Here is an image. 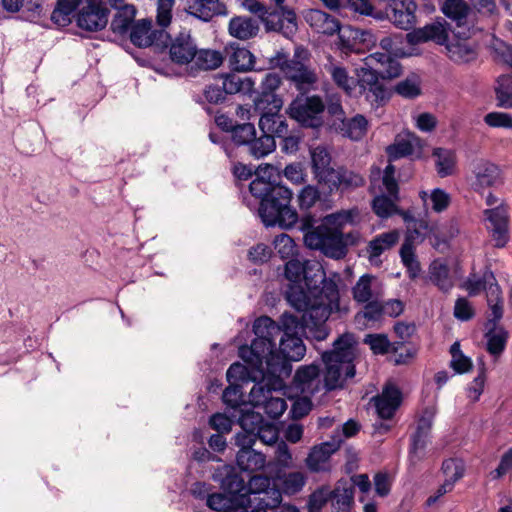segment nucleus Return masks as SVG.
Wrapping results in <instances>:
<instances>
[{"instance_id": "obj_1", "label": "nucleus", "mask_w": 512, "mask_h": 512, "mask_svg": "<svg viewBox=\"0 0 512 512\" xmlns=\"http://www.w3.org/2000/svg\"><path fill=\"white\" fill-rule=\"evenodd\" d=\"M289 304L297 311L303 312L301 320L290 313H283L276 323L268 316H261L254 321L255 339L250 346L239 347V357L256 368L266 364L267 373L281 377L290 372L289 361H300L306 347L300 337L322 341L328 336L326 321L330 314L338 309L339 291L337 285L328 282L320 300L309 301L307 295L293 287L288 294Z\"/></svg>"}, {"instance_id": "obj_2", "label": "nucleus", "mask_w": 512, "mask_h": 512, "mask_svg": "<svg viewBox=\"0 0 512 512\" xmlns=\"http://www.w3.org/2000/svg\"><path fill=\"white\" fill-rule=\"evenodd\" d=\"M355 345L353 334L341 335L334 342L333 350L322 355L326 366L324 380L321 379L318 365H304L294 375L295 388L306 396H312L321 390L330 391L341 387L344 379L353 378L355 375Z\"/></svg>"}, {"instance_id": "obj_3", "label": "nucleus", "mask_w": 512, "mask_h": 512, "mask_svg": "<svg viewBox=\"0 0 512 512\" xmlns=\"http://www.w3.org/2000/svg\"><path fill=\"white\" fill-rule=\"evenodd\" d=\"M250 193L260 200L259 216L266 226L278 225L291 228L298 220V214L290 205L292 191L273 181L255 178L249 185Z\"/></svg>"}, {"instance_id": "obj_4", "label": "nucleus", "mask_w": 512, "mask_h": 512, "mask_svg": "<svg viewBox=\"0 0 512 512\" xmlns=\"http://www.w3.org/2000/svg\"><path fill=\"white\" fill-rule=\"evenodd\" d=\"M407 42L415 45L427 41L445 45L448 57L455 63H467L477 57L473 43L466 38L449 39L445 27L441 23H432L415 29L406 35Z\"/></svg>"}, {"instance_id": "obj_5", "label": "nucleus", "mask_w": 512, "mask_h": 512, "mask_svg": "<svg viewBox=\"0 0 512 512\" xmlns=\"http://www.w3.org/2000/svg\"><path fill=\"white\" fill-rule=\"evenodd\" d=\"M285 276L291 282L286 298L290 290L295 287L301 289L307 295L309 301L320 300L324 295V287L328 282L336 283L325 278L322 265L316 260L291 259L285 265Z\"/></svg>"}, {"instance_id": "obj_6", "label": "nucleus", "mask_w": 512, "mask_h": 512, "mask_svg": "<svg viewBox=\"0 0 512 512\" xmlns=\"http://www.w3.org/2000/svg\"><path fill=\"white\" fill-rule=\"evenodd\" d=\"M401 74V65L397 59L386 53L375 52L362 60L356 69L357 80L362 91L379 84L381 78H395Z\"/></svg>"}, {"instance_id": "obj_7", "label": "nucleus", "mask_w": 512, "mask_h": 512, "mask_svg": "<svg viewBox=\"0 0 512 512\" xmlns=\"http://www.w3.org/2000/svg\"><path fill=\"white\" fill-rule=\"evenodd\" d=\"M464 288L470 296H476L481 291H485L491 311L490 321L497 322L502 318L503 301L501 291L491 271H485L482 275L471 274L465 281Z\"/></svg>"}, {"instance_id": "obj_8", "label": "nucleus", "mask_w": 512, "mask_h": 512, "mask_svg": "<svg viewBox=\"0 0 512 512\" xmlns=\"http://www.w3.org/2000/svg\"><path fill=\"white\" fill-rule=\"evenodd\" d=\"M306 56L304 49H296L293 59L288 60L285 55L278 54L275 63L297 89L304 92L313 89L318 81L316 72L303 62Z\"/></svg>"}, {"instance_id": "obj_9", "label": "nucleus", "mask_w": 512, "mask_h": 512, "mask_svg": "<svg viewBox=\"0 0 512 512\" xmlns=\"http://www.w3.org/2000/svg\"><path fill=\"white\" fill-rule=\"evenodd\" d=\"M305 245L313 250L321 251L333 259L344 258L347 254L343 233L331 231L326 227L317 226L304 234Z\"/></svg>"}, {"instance_id": "obj_10", "label": "nucleus", "mask_w": 512, "mask_h": 512, "mask_svg": "<svg viewBox=\"0 0 512 512\" xmlns=\"http://www.w3.org/2000/svg\"><path fill=\"white\" fill-rule=\"evenodd\" d=\"M485 203L489 207L484 211V221L487 230L494 241V246L502 248L508 241V215L503 200L488 193Z\"/></svg>"}, {"instance_id": "obj_11", "label": "nucleus", "mask_w": 512, "mask_h": 512, "mask_svg": "<svg viewBox=\"0 0 512 512\" xmlns=\"http://www.w3.org/2000/svg\"><path fill=\"white\" fill-rule=\"evenodd\" d=\"M325 105L319 96L298 97L289 106L291 118L304 126L316 128L323 122Z\"/></svg>"}, {"instance_id": "obj_12", "label": "nucleus", "mask_w": 512, "mask_h": 512, "mask_svg": "<svg viewBox=\"0 0 512 512\" xmlns=\"http://www.w3.org/2000/svg\"><path fill=\"white\" fill-rule=\"evenodd\" d=\"M255 435L237 434L236 445L240 447L236 462L242 471L255 472L265 467L266 457L263 453L254 450Z\"/></svg>"}, {"instance_id": "obj_13", "label": "nucleus", "mask_w": 512, "mask_h": 512, "mask_svg": "<svg viewBox=\"0 0 512 512\" xmlns=\"http://www.w3.org/2000/svg\"><path fill=\"white\" fill-rule=\"evenodd\" d=\"M239 424L244 429V434L252 433L255 441L259 439L266 445L278 443V431L272 424H264L259 413L248 412L241 409Z\"/></svg>"}, {"instance_id": "obj_14", "label": "nucleus", "mask_w": 512, "mask_h": 512, "mask_svg": "<svg viewBox=\"0 0 512 512\" xmlns=\"http://www.w3.org/2000/svg\"><path fill=\"white\" fill-rule=\"evenodd\" d=\"M283 101L277 95L265 94L263 98H256L254 111L260 115L259 127L264 134L273 129V126L282 118L279 111Z\"/></svg>"}, {"instance_id": "obj_15", "label": "nucleus", "mask_w": 512, "mask_h": 512, "mask_svg": "<svg viewBox=\"0 0 512 512\" xmlns=\"http://www.w3.org/2000/svg\"><path fill=\"white\" fill-rule=\"evenodd\" d=\"M330 176L324 182L330 192L340 191L345 193L362 187L365 179L362 174L346 167H338L330 172Z\"/></svg>"}, {"instance_id": "obj_16", "label": "nucleus", "mask_w": 512, "mask_h": 512, "mask_svg": "<svg viewBox=\"0 0 512 512\" xmlns=\"http://www.w3.org/2000/svg\"><path fill=\"white\" fill-rule=\"evenodd\" d=\"M197 45L189 31L180 32L172 39L169 55L175 64L190 66L195 57Z\"/></svg>"}, {"instance_id": "obj_17", "label": "nucleus", "mask_w": 512, "mask_h": 512, "mask_svg": "<svg viewBox=\"0 0 512 512\" xmlns=\"http://www.w3.org/2000/svg\"><path fill=\"white\" fill-rule=\"evenodd\" d=\"M342 441V438L333 439L314 446L305 460L307 468L311 472L328 471L330 457L340 448Z\"/></svg>"}, {"instance_id": "obj_18", "label": "nucleus", "mask_w": 512, "mask_h": 512, "mask_svg": "<svg viewBox=\"0 0 512 512\" xmlns=\"http://www.w3.org/2000/svg\"><path fill=\"white\" fill-rule=\"evenodd\" d=\"M108 10L93 2L82 7L77 15V25L87 31H98L108 23Z\"/></svg>"}, {"instance_id": "obj_19", "label": "nucleus", "mask_w": 512, "mask_h": 512, "mask_svg": "<svg viewBox=\"0 0 512 512\" xmlns=\"http://www.w3.org/2000/svg\"><path fill=\"white\" fill-rule=\"evenodd\" d=\"M499 181L500 170L496 165L483 160L474 164L471 186L476 192L483 193L485 189L495 186Z\"/></svg>"}, {"instance_id": "obj_20", "label": "nucleus", "mask_w": 512, "mask_h": 512, "mask_svg": "<svg viewBox=\"0 0 512 512\" xmlns=\"http://www.w3.org/2000/svg\"><path fill=\"white\" fill-rule=\"evenodd\" d=\"M338 48L345 54L356 52L359 43H375L376 38L369 30H361L352 26H339Z\"/></svg>"}, {"instance_id": "obj_21", "label": "nucleus", "mask_w": 512, "mask_h": 512, "mask_svg": "<svg viewBox=\"0 0 512 512\" xmlns=\"http://www.w3.org/2000/svg\"><path fill=\"white\" fill-rule=\"evenodd\" d=\"M436 411L432 408H427L423 415L419 418L416 431L412 436L411 456L412 458L420 459L423 450L425 449L430 431L432 428L433 419Z\"/></svg>"}, {"instance_id": "obj_22", "label": "nucleus", "mask_w": 512, "mask_h": 512, "mask_svg": "<svg viewBox=\"0 0 512 512\" xmlns=\"http://www.w3.org/2000/svg\"><path fill=\"white\" fill-rule=\"evenodd\" d=\"M164 36V31L155 29L151 20L142 19L131 26L130 40L140 48L149 47Z\"/></svg>"}, {"instance_id": "obj_23", "label": "nucleus", "mask_w": 512, "mask_h": 512, "mask_svg": "<svg viewBox=\"0 0 512 512\" xmlns=\"http://www.w3.org/2000/svg\"><path fill=\"white\" fill-rule=\"evenodd\" d=\"M372 401L378 416L381 419H390L401 404V392L394 385H387Z\"/></svg>"}, {"instance_id": "obj_24", "label": "nucleus", "mask_w": 512, "mask_h": 512, "mask_svg": "<svg viewBox=\"0 0 512 512\" xmlns=\"http://www.w3.org/2000/svg\"><path fill=\"white\" fill-rule=\"evenodd\" d=\"M422 140L412 132H405L398 135L394 144L388 147L389 157L398 159L401 157L415 155L420 156L422 152Z\"/></svg>"}, {"instance_id": "obj_25", "label": "nucleus", "mask_w": 512, "mask_h": 512, "mask_svg": "<svg viewBox=\"0 0 512 512\" xmlns=\"http://www.w3.org/2000/svg\"><path fill=\"white\" fill-rule=\"evenodd\" d=\"M389 7L392 13L388 18L396 27L408 30L415 24L417 5L414 0H394Z\"/></svg>"}, {"instance_id": "obj_26", "label": "nucleus", "mask_w": 512, "mask_h": 512, "mask_svg": "<svg viewBox=\"0 0 512 512\" xmlns=\"http://www.w3.org/2000/svg\"><path fill=\"white\" fill-rule=\"evenodd\" d=\"M212 479L219 482L221 487L231 495L245 494L246 483L231 465L224 464L212 474Z\"/></svg>"}, {"instance_id": "obj_27", "label": "nucleus", "mask_w": 512, "mask_h": 512, "mask_svg": "<svg viewBox=\"0 0 512 512\" xmlns=\"http://www.w3.org/2000/svg\"><path fill=\"white\" fill-rule=\"evenodd\" d=\"M361 221V213L360 210L356 207L347 209V210H339L337 212L328 214L323 217L321 227H326L331 231L342 232V230L348 226H354L360 223Z\"/></svg>"}, {"instance_id": "obj_28", "label": "nucleus", "mask_w": 512, "mask_h": 512, "mask_svg": "<svg viewBox=\"0 0 512 512\" xmlns=\"http://www.w3.org/2000/svg\"><path fill=\"white\" fill-rule=\"evenodd\" d=\"M223 55L221 52L212 49H196L195 57L188 72L192 76H196L200 71H208L217 69L223 63Z\"/></svg>"}, {"instance_id": "obj_29", "label": "nucleus", "mask_w": 512, "mask_h": 512, "mask_svg": "<svg viewBox=\"0 0 512 512\" xmlns=\"http://www.w3.org/2000/svg\"><path fill=\"white\" fill-rule=\"evenodd\" d=\"M325 71L330 75L334 84L351 96L356 88V80L349 75L348 70L340 63L334 61L332 57L324 65Z\"/></svg>"}, {"instance_id": "obj_30", "label": "nucleus", "mask_w": 512, "mask_h": 512, "mask_svg": "<svg viewBox=\"0 0 512 512\" xmlns=\"http://www.w3.org/2000/svg\"><path fill=\"white\" fill-rule=\"evenodd\" d=\"M306 22L317 32L333 35L339 30V22L331 15L318 9H311L305 15Z\"/></svg>"}, {"instance_id": "obj_31", "label": "nucleus", "mask_w": 512, "mask_h": 512, "mask_svg": "<svg viewBox=\"0 0 512 512\" xmlns=\"http://www.w3.org/2000/svg\"><path fill=\"white\" fill-rule=\"evenodd\" d=\"M400 239L398 230L383 232L375 236L367 246V253L371 262L379 258L382 253L394 247Z\"/></svg>"}, {"instance_id": "obj_32", "label": "nucleus", "mask_w": 512, "mask_h": 512, "mask_svg": "<svg viewBox=\"0 0 512 512\" xmlns=\"http://www.w3.org/2000/svg\"><path fill=\"white\" fill-rule=\"evenodd\" d=\"M354 498L352 485L339 482L334 490H331L332 512H350Z\"/></svg>"}, {"instance_id": "obj_33", "label": "nucleus", "mask_w": 512, "mask_h": 512, "mask_svg": "<svg viewBox=\"0 0 512 512\" xmlns=\"http://www.w3.org/2000/svg\"><path fill=\"white\" fill-rule=\"evenodd\" d=\"M185 10L189 15L204 22H208L221 12L218 0H191Z\"/></svg>"}, {"instance_id": "obj_34", "label": "nucleus", "mask_w": 512, "mask_h": 512, "mask_svg": "<svg viewBox=\"0 0 512 512\" xmlns=\"http://www.w3.org/2000/svg\"><path fill=\"white\" fill-rule=\"evenodd\" d=\"M312 169L318 183L324 184L335 168L330 167L331 157L324 147H315L311 151Z\"/></svg>"}, {"instance_id": "obj_35", "label": "nucleus", "mask_w": 512, "mask_h": 512, "mask_svg": "<svg viewBox=\"0 0 512 512\" xmlns=\"http://www.w3.org/2000/svg\"><path fill=\"white\" fill-rule=\"evenodd\" d=\"M247 365H243L239 362L233 363L227 370L226 376L229 383L238 382H249L252 379H255V372L260 373L261 375L268 374L266 369V364L264 363L262 368H256L248 361L242 359Z\"/></svg>"}, {"instance_id": "obj_36", "label": "nucleus", "mask_w": 512, "mask_h": 512, "mask_svg": "<svg viewBox=\"0 0 512 512\" xmlns=\"http://www.w3.org/2000/svg\"><path fill=\"white\" fill-rule=\"evenodd\" d=\"M258 31V22L249 17H234L229 22L230 35L240 40L253 38L257 35Z\"/></svg>"}, {"instance_id": "obj_37", "label": "nucleus", "mask_w": 512, "mask_h": 512, "mask_svg": "<svg viewBox=\"0 0 512 512\" xmlns=\"http://www.w3.org/2000/svg\"><path fill=\"white\" fill-rule=\"evenodd\" d=\"M421 200L426 211L431 209L436 213L445 211L451 202L450 195L440 188L433 189L430 193L421 191L419 193Z\"/></svg>"}, {"instance_id": "obj_38", "label": "nucleus", "mask_w": 512, "mask_h": 512, "mask_svg": "<svg viewBox=\"0 0 512 512\" xmlns=\"http://www.w3.org/2000/svg\"><path fill=\"white\" fill-rule=\"evenodd\" d=\"M277 481L281 491L286 495H295L299 493L307 482V476L302 471H293L288 473H279Z\"/></svg>"}, {"instance_id": "obj_39", "label": "nucleus", "mask_w": 512, "mask_h": 512, "mask_svg": "<svg viewBox=\"0 0 512 512\" xmlns=\"http://www.w3.org/2000/svg\"><path fill=\"white\" fill-rule=\"evenodd\" d=\"M279 378L278 376H276ZM270 381L262 380L252 387L249 393V402L254 407H260L266 399L274 395L278 388H281V381L274 379L272 384Z\"/></svg>"}, {"instance_id": "obj_40", "label": "nucleus", "mask_w": 512, "mask_h": 512, "mask_svg": "<svg viewBox=\"0 0 512 512\" xmlns=\"http://www.w3.org/2000/svg\"><path fill=\"white\" fill-rule=\"evenodd\" d=\"M232 52L229 55V65L238 72L251 71L254 68L255 57L246 48L231 46Z\"/></svg>"}, {"instance_id": "obj_41", "label": "nucleus", "mask_w": 512, "mask_h": 512, "mask_svg": "<svg viewBox=\"0 0 512 512\" xmlns=\"http://www.w3.org/2000/svg\"><path fill=\"white\" fill-rule=\"evenodd\" d=\"M497 106L505 109L512 108V71L511 74L500 75L494 87Z\"/></svg>"}, {"instance_id": "obj_42", "label": "nucleus", "mask_w": 512, "mask_h": 512, "mask_svg": "<svg viewBox=\"0 0 512 512\" xmlns=\"http://www.w3.org/2000/svg\"><path fill=\"white\" fill-rule=\"evenodd\" d=\"M368 121L362 115H356L351 119H342L339 127L343 136L352 140L361 139L367 131Z\"/></svg>"}, {"instance_id": "obj_43", "label": "nucleus", "mask_w": 512, "mask_h": 512, "mask_svg": "<svg viewBox=\"0 0 512 512\" xmlns=\"http://www.w3.org/2000/svg\"><path fill=\"white\" fill-rule=\"evenodd\" d=\"M136 16V9L133 5H123L111 22V29L114 33L124 35L131 30L134 18Z\"/></svg>"}, {"instance_id": "obj_44", "label": "nucleus", "mask_w": 512, "mask_h": 512, "mask_svg": "<svg viewBox=\"0 0 512 512\" xmlns=\"http://www.w3.org/2000/svg\"><path fill=\"white\" fill-rule=\"evenodd\" d=\"M429 273L430 280L440 290L447 292L453 287V280L449 275V268L442 261H433L429 267Z\"/></svg>"}, {"instance_id": "obj_45", "label": "nucleus", "mask_w": 512, "mask_h": 512, "mask_svg": "<svg viewBox=\"0 0 512 512\" xmlns=\"http://www.w3.org/2000/svg\"><path fill=\"white\" fill-rule=\"evenodd\" d=\"M435 166L440 177L453 174L456 166V156L452 150L436 148L433 151Z\"/></svg>"}, {"instance_id": "obj_46", "label": "nucleus", "mask_w": 512, "mask_h": 512, "mask_svg": "<svg viewBox=\"0 0 512 512\" xmlns=\"http://www.w3.org/2000/svg\"><path fill=\"white\" fill-rule=\"evenodd\" d=\"M272 491H279L278 489L271 487V479L264 475L252 476L247 485L245 494H254L256 497H268L271 500Z\"/></svg>"}, {"instance_id": "obj_47", "label": "nucleus", "mask_w": 512, "mask_h": 512, "mask_svg": "<svg viewBox=\"0 0 512 512\" xmlns=\"http://www.w3.org/2000/svg\"><path fill=\"white\" fill-rule=\"evenodd\" d=\"M376 281V278L369 274L362 275L354 287L352 288L353 298L358 303H366L372 300L373 293V283Z\"/></svg>"}, {"instance_id": "obj_48", "label": "nucleus", "mask_w": 512, "mask_h": 512, "mask_svg": "<svg viewBox=\"0 0 512 512\" xmlns=\"http://www.w3.org/2000/svg\"><path fill=\"white\" fill-rule=\"evenodd\" d=\"M83 0H58L52 12L51 19L58 25H66L70 22V16Z\"/></svg>"}, {"instance_id": "obj_49", "label": "nucleus", "mask_w": 512, "mask_h": 512, "mask_svg": "<svg viewBox=\"0 0 512 512\" xmlns=\"http://www.w3.org/2000/svg\"><path fill=\"white\" fill-rule=\"evenodd\" d=\"M443 13L461 26L466 19L468 6L464 0H446L443 5Z\"/></svg>"}, {"instance_id": "obj_50", "label": "nucleus", "mask_w": 512, "mask_h": 512, "mask_svg": "<svg viewBox=\"0 0 512 512\" xmlns=\"http://www.w3.org/2000/svg\"><path fill=\"white\" fill-rule=\"evenodd\" d=\"M276 147L275 140L272 135L264 134L259 138H253V140L249 143L250 153L255 158H262L272 151H274Z\"/></svg>"}, {"instance_id": "obj_51", "label": "nucleus", "mask_w": 512, "mask_h": 512, "mask_svg": "<svg viewBox=\"0 0 512 512\" xmlns=\"http://www.w3.org/2000/svg\"><path fill=\"white\" fill-rule=\"evenodd\" d=\"M274 30L281 31L286 37L292 36L297 30L296 14L291 9L282 8L281 16L277 24L273 25Z\"/></svg>"}, {"instance_id": "obj_52", "label": "nucleus", "mask_w": 512, "mask_h": 512, "mask_svg": "<svg viewBox=\"0 0 512 512\" xmlns=\"http://www.w3.org/2000/svg\"><path fill=\"white\" fill-rule=\"evenodd\" d=\"M364 343L369 345L370 349L375 354H386L390 351H396L397 347L392 344L386 335L383 334H369L364 338Z\"/></svg>"}, {"instance_id": "obj_53", "label": "nucleus", "mask_w": 512, "mask_h": 512, "mask_svg": "<svg viewBox=\"0 0 512 512\" xmlns=\"http://www.w3.org/2000/svg\"><path fill=\"white\" fill-rule=\"evenodd\" d=\"M400 257L407 270L409 278L412 280L418 278L421 273V265L416 257L415 250L408 248L407 246L401 247Z\"/></svg>"}, {"instance_id": "obj_54", "label": "nucleus", "mask_w": 512, "mask_h": 512, "mask_svg": "<svg viewBox=\"0 0 512 512\" xmlns=\"http://www.w3.org/2000/svg\"><path fill=\"white\" fill-rule=\"evenodd\" d=\"M282 501L281 491H272L271 500L268 497H255L251 501L250 509L248 512H268V510H274Z\"/></svg>"}, {"instance_id": "obj_55", "label": "nucleus", "mask_w": 512, "mask_h": 512, "mask_svg": "<svg viewBox=\"0 0 512 512\" xmlns=\"http://www.w3.org/2000/svg\"><path fill=\"white\" fill-rule=\"evenodd\" d=\"M442 471L445 480L453 481V485L459 481L465 473V463L462 459L450 458L443 462Z\"/></svg>"}, {"instance_id": "obj_56", "label": "nucleus", "mask_w": 512, "mask_h": 512, "mask_svg": "<svg viewBox=\"0 0 512 512\" xmlns=\"http://www.w3.org/2000/svg\"><path fill=\"white\" fill-rule=\"evenodd\" d=\"M331 490L328 486H322L312 492L307 500L308 512H319L329 501Z\"/></svg>"}, {"instance_id": "obj_57", "label": "nucleus", "mask_w": 512, "mask_h": 512, "mask_svg": "<svg viewBox=\"0 0 512 512\" xmlns=\"http://www.w3.org/2000/svg\"><path fill=\"white\" fill-rule=\"evenodd\" d=\"M451 353V367L457 373H466L472 368V361L469 357L465 356L458 342H455L450 349Z\"/></svg>"}, {"instance_id": "obj_58", "label": "nucleus", "mask_w": 512, "mask_h": 512, "mask_svg": "<svg viewBox=\"0 0 512 512\" xmlns=\"http://www.w3.org/2000/svg\"><path fill=\"white\" fill-rule=\"evenodd\" d=\"M273 244L282 259L291 258L296 254L297 247L294 240L285 233L276 236Z\"/></svg>"}, {"instance_id": "obj_59", "label": "nucleus", "mask_w": 512, "mask_h": 512, "mask_svg": "<svg viewBox=\"0 0 512 512\" xmlns=\"http://www.w3.org/2000/svg\"><path fill=\"white\" fill-rule=\"evenodd\" d=\"M487 350L490 354L498 356L505 348L507 341V334L503 330L489 331L486 334Z\"/></svg>"}, {"instance_id": "obj_60", "label": "nucleus", "mask_w": 512, "mask_h": 512, "mask_svg": "<svg viewBox=\"0 0 512 512\" xmlns=\"http://www.w3.org/2000/svg\"><path fill=\"white\" fill-rule=\"evenodd\" d=\"M372 208L375 214L381 218H388L398 212L394 201L384 195L374 198Z\"/></svg>"}, {"instance_id": "obj_61", "label": "nucleus", "mask_w": 512, "mask_h": 512, "mask_svg": "<svg viewBox=\"0 0 512 512\" xmlns=\"http://www.w3.org/2000/svg\"><path fill=\"white\" fill-rule=\"evenodd\" d=\"M363 92L367 101L375 107L384 105L390 98L389 90L382 83L370 87Z\"/></svg>"}, {"instance_id": "obj_62", "label": "nucleus", "mask_w": 512, "mask_h": 512, "mask_svg": "<svg viewBox=\"0 0 512 512\" xmlns=\"http://www.w3.org/2000/svg\"><path fill=\"white\" fill-rule=\"evenodd\" d=\"M222 399L231 408H238L245 404L241 386L236 383H229L223 392Z\"/></svg>"}, {"instance_id": "obj_63", "label": "nucleus", "mask_w": 512, "mask_h": 512, "mask_svg": "<svg viewBox=\"0 0 512 512\" xmlns=\"http://www.w3.org/2000/svg\"><path fill=\"white\" fill-rule=\"evenodd\" d=\"M395 91L404 98H415L421 92L420 82L415 76L408 77L396 84Z\"/></svg>"}, {"instance_id": "obj_64", "label": "nucleus", "mask_w": 512, "mask_h": 512, "mask_svg": "<svg viewBox=\"0 0 512 512\" xmlns=\"http://www.w3.org/2000/svg\"><path fill=\"white\" fill-rule=\"evenodd\" d=\"M260 407H262L264 412L271 418H278L287 409V404L282 397L272 395L269 399H266Z\"/></svg>"}]
</instances>
